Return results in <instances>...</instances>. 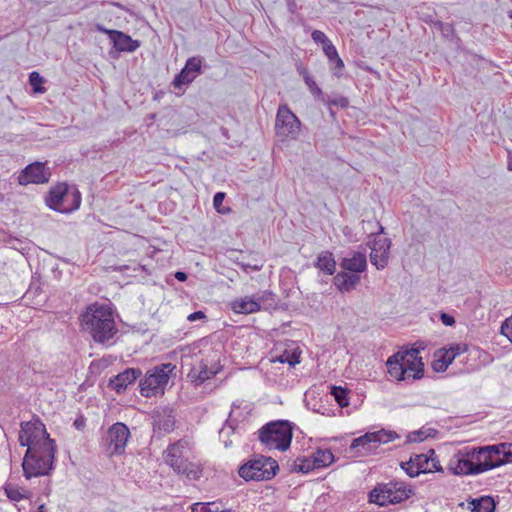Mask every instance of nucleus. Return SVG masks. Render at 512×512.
<instances>
[{"mask_svg": "<svg viewBox=\"0 0 512 512\" xmlns=\"http://www.w3.org/2000/svg\"><path fill=\"white\" fill-rule=\"evenodd\" d=\"M81 327L100 344H111L118 332L111 308L99 303L86 308L81 315Z\"/></svg>", "mask_w": 512, "mask_h": 512, "instance_id": "f257e3e1", "label": "nucleus"}, {"mask_svg": "<svg viewBox=\"0 0 512 512\" xmlns=\"http://www.w3.org/2000/svg\"><path fill=\"white\" fill-rule=\"evenodd\" d=\"M419 354L418 349L412 348L391 355L386 361L390 377L407 383L421 379L424 375V363Z\"/></svg>", "mask_w": 512, "mask_h": 512, "instance_id": "f03ea898", "label": "nucleus"}, {"mask_svg": "<svg viewBox=\"0 0 512 512\" xmlns=\"http://www.w3.org/2000/svg\"><path fill=\"white\" fill-rule=\"evenodd\" d=\"M192 454L190 442L180 439L167 447L163 453V459L178 475H183L190 480H197L202 476V467L192 460Z\"/></svg>", "mask_w": 512, "mask_h": 512, "instance_id": "7ed1b4c3", "label": "nucleus"}, {"mask_svg": "<svg viewBox=\"0 0 512 512\" xmlns=\"http://www.w3.org/2000/svg\"><path fill=\"white\" fill-rule=\"evenodd\" d=\"M55 453V442H46L44 446L27 449L22 462L25 478L49 475L54 469Z\"/></svg>", "mask_w": 512, "mask_h": 512, "instance_id": "20e7f679", "label": "nucleus"}, {"mask_svg": "<svg viewBox=\"0 0 512 512\" xmlns=\"http://www.w3.org/2000/svg\"><path fill=\"white\" fill-rule=\"evenodd\" d=\"M292 436V426L285 420L267 423L258 432L259 441L268 450H287L290 447Z\"/></svg>", "mask_w": 512, "mask_h": 512, "instance_id": "39448f33", "label": "nucleus"}, {"mask_svg": "<svg viewBox=\"0 0 512 512\" xmlns=\"http://www.w3.org/2000/svg\"><path fill=\"white\" fill-rule=\"evenodd\" d=\"M412 489L404 482L391 481L378 485L370 492V502L379 506L401 503L411 497Z\"/></svg>", "mask_w": 512, "mask_h": 512, "instance_id": "423d86ee", "label": "nucleus"}, {"mask_svg": "<svg viewBox=\"0 0 512 512\" xmlns=\"http://www.w3.org/2000/svg\"><path fill=\"white\" fill-rule=\"evenodd\" d=\"M47 205L60 213H70L77 210L81 204L80 192L70 189L66 183H59L49 192Z\"/></svg>", "mask_w": 512, "mask_h": 512, "instance_id": "0eeeda50", "label": "nucleus"}, {"mask_svg": "<svg viewBox=\"0 0 512 512\" xmlns=\"http://www.w3.org/2000/svg\"><path fill=\"white\" fill-rule=\"evenodd\" d=\"M278 469L279 466L274 459L261 456L242 465L238 473L246 481H265L272 479Z\"/></svg>", "mask_w": 512, "mask_h": 512, "instance_id": "6e6552de", "label": "nucleus"}, {"mask_svg": "<svg viewBox=\"0 0 512 512\" xmlns=\"http://www.w3.org/2000/svg\"><path fill=\"white\" fill-rule=\"evenodd\" d=\"M174 369L171 363L156 366L147 372L144 379L140 381V393L146 398L154 397L164 393L168 383L169 374Z\"/></svg>", "mask_w": 512, "mask_h": 512, "instance_id": "1a4fd4ad", "label": "nucleus"}, {"mask_svg": "<svg viewBox=\"0 0 512 512\" xmlns=\"http://www.w3.org/2000/svg\"><path fill=\"white\" fill-rule=\"evenodd\" d=\"M301 129V121L286 104L278 107L275 120V133L279 140H295Z\"/></svg>", "mask_w": 512, "mask_h": 512, "instance_id": "9d476101", "label": "nucleus"}, {"mask_svg": "<svg viewBox=\"0 0 512 512\" xmlns=\"http://www.w3.org/2000/svg\"><path fill=\"white\" fill-rule=\"evenodd\" d=\"M21 446L27 449L44 446L46 442H55L49 437L45 425L40 421H28L21 423L18 436Z\"/></svg>", "mask_w": 512, "mask_h": 512, "instance_id": "9b49d317", "label": "nucleus"}, {"mask_svg": "<svg viewBox=\"0 0 512 512\" xmlns=\"http://www.w3.org/2000/svg\"><path fill=\"white\" fill-rule=\"evenodd\" d=\"M470 453H473L474 471L477 474L503 465L498 444L470 448Z\"/></svg>", "mask_w": 512, "mask_h": 512, "instance_id": "f8f14e48", "label": "nucleus"}, {"mask_svg": "<svg viewBox=\"0 0 512 512\" xmlns=\"http://www.w3.org/2000/svg\"><path fill=\"white\" fill-rule=\"evenodd\" d=\"M396 438H398V435L394 431L382 429L375 432H368L363 436L355 438L352 441L350 448L352 450L368 454L377 449L381 444L389 443Z\"/></svg>", "mask_w": 512, "mask_h": 512, "instance_id": "ddd939ff", "label": "nucleus"}, {"mask_svg": "<svg viewBox=\"0 0 512 512\" xmlns=\"http://www.w3.org/2000/svg\"><path fill=\"white\" fill-rule=\"evenodd\" d=\"M129 437L130 431L125 424L120 422L113 424L107 432L108 454L110 456L123 454Z\"/></svg>", "mask_w": 512, "mask_h": 512, "instance_id": "4468645a", "label": "nucleus"}, {"mask_svg": "<svg viewBox=\"0 0 512 512\" xmlns=\"http://www.w3.org/2000/svg\"><path fill=\"white\" fill-rule=\"evenodd\" d=\"M473 453L465 447L454 454L448 463L447 469L454 475H477L474 471Z\"/></svg>", "mask_w": 512, "mask_h": 512, "instance_id": "2eb2a0df", "label": "nucleus"}, {"mask_svg": "<svg viewBox=\"0 0 512 512\" xmlns=\"http://www.w3.org/2000/svg\"><path fill=\"white\" fill-rule=\"evenodd\" d=\"M50 177L51 172L44 163L34 162L21 171L18 176V183L20 185L44 184L49 181Z\"/></svg>", "mask_w": 512, "mask_h": 512, "instance_id": "dca6fc26", "label": "nucleus"}, {"mask_svg": "<svg viewBox=\"0 0 512 512\" xmlns=\"http://www.w3.org/2000/svg\"><path fill=\"white\" fill-rule=\"evenodd\" d=\"M95 28L97 31L107 34L114 48L120 52H134L141 45L140 41L132 39L121 31L107 29L101 24H96Z\"/></svg>", "mask_w": 512, "mask_h": 512, "instance_id": "f3484780", "label": "nucleus"}, {"mask_svg": "<svg viewBox=\"0 0 512 512\" xmlns=\"http://www.w3.org/2000/svg\"><path fill=\"white\" fill-rule=\"evenodd\" d=\"M391 240L386 237L375 238L371 245L370 261L378 269L388 265Z\"/></svg>", "mask_w": 512, "mask_h": 512, "instance_id": "a211bd4d", "label": "nucleus"}, {"mask_svg": "<svg viewBox=\"0 0 512 512\" xmlns=\"http://www.w3.org/2000/svg\"><path fill=\"white\" fill-rule=\"evenodd\" d=\"M202 59L200 57H191L186 61L184 68L177 74L173 80V85L180 88L183 85L190 84L200 73Z\"/></svg>", "mask_w": 512, "mask_h": 512, "instance_id": "6ab92c4d", "label": "nucleus"}, {"mask_svg": "<svg viewBox=\"0 0 512 512\" xmlns=\"http://www.w3.org/2000/svg\"><path fill=\"white\" fill-rule=\"evenodd\" d=\"M154 431L158 433H170L175 427V417L170 408H157L152 415Z\"/></svg>", "mask_w": 512, "mask_h": 512, "instance_id": "aec40b11", "label": "nucleus"}, {"mask_svg": "<svg viewBox=\"0 0 512 512\" xmlns=\"http://www.w3.org/2000/svg\"><path fill=\"white\" fill-rule=\"evenodd\" d=\"M414 460H416V465H418L417 470H412L413 473H431V472H439L442 471V467L439 461L435 457V452L433 449L428 450L425 454H415Z\"/></svg>", "mask_w": 512, "mask_h": 512, "instance_id": "412c9836", "label": "nucleus"}, {"mask_svg": "<svg viewBox=\"0 0 512 512\" xmlns=\"http://www.w3.org/2000/svg\"><path fill=\"white\" fill-rule=\"evenodd\" d=\"M140 375V369L127 368L123 372L110 379L109 386L117 393H121L125 391L129 385L133 384Z\"/></svg>", "mask_w": 512, "mask_h": 512, "instance_id": "4be33fe9", "label": "nucleus"}, {"mask_svg": "<svg viewBox=\"0 0 512 512\" xmlns=\"http://www.w3.org/2000/svg\"><path fill=\"white\" fill-rule=\"evenodd\" d=\"M263 297H242L232 302V309L236 313L251 314L262 309L261 300Z\"/></svg>", "mask_w": 512, "mask_h": 512, "instance_id": "5701e85b", "label": "nucleus"}, {"mask_svg": "<svg viewBox=\"0 0 512 512\" xmlns=\"http://www.w3.org/2000/svg\"><path fill=\"white\" fill-rule=\"evenodd\" d=\"M344 270L355 274L363 272L367 267L366 255L361 252H353L344 257L340 263Z\"/></svg>", "mask_w": 512, "mask_h": 512, "instance_id": "b1692460", "label": "nucleus"}, {"mask_svg": "<svg viewBox=\"0 0 512 512\" xmlns=\"http://www.w3.org/2000/svg\"><path fill=\"white\" fill-rule=\"evenodd\" d=\"M360 282L358 274H349L347 272H339L334 277V284L341 292H349L353 290Z\"/></svg>", "mask_w": 512, "mask_h": 512, "instance_id": "393cba45", "label": "nucleus"}, {"mask_svg": "<svg viewBox=\"0 0 512 512\" xmlns=\"http://www.w3.org/2000/svg\"><path fill=\"white\" fill-rule=\"evenodd\" d=\"M217 370L211 369L204 362H200L197 366H194L188 374V377L196 385H201L206 380L211 379Z\"/></svg>", "mask_w": 512, "mask_h": 512, "instance_id": "a878e982", "label": "nucleus"}, {"mask_svg": "<svg viewBox=\"0 0 512 512\" xmlns=\"http://www.w3.org/2000/svg\"><path fill=\"white\" fill-rule=\"evenodd\" d=\"M315 266L328 275H333L336 268V262L331 252L324 251L317 257Z\"/></svg>", "mask_w": 512, "mask_h": 512, "instance_id": "bb28decb", "label": "nucleus"}, {"mask_svg": "<svg viewBox=\"0 0 512 512\" xmlns=\"http://www.w3.org/2000/svg\"><path fill=\"white\" fill-rule=\"evenodd\" d=\"M191 512H230L221 501L198 502L191 506Z\"/></svg>", "mask_w": 512, "mask_h": 512, "instance_id": "cd10ccee", "label": "nucleus"}, {"mask_svg": "<svg viewBox=\"0 0 512 512\" xmlns=\"http://www.w3.org/2000/svg\"><path fill=\"white\" fill-rule=\"evenodd\" d=\"M4 492L8 499L13 502H19L23 499H27L30 496V492L27 489L19 487L13 483L5 484Z\"/></svg>", "mask_w": 512, "mask_h": 512, "instance_id": "c85d7f7f", "label": "nucleus"}, {"mask_svg": "<svg viewBox=\"0 0 512 512\" xmlns=\"http://www.w3.org/2000/svg\"><path fill=\"white\" fill-rule=\"evenodd\" d=\"M299 74L303 77L305 84L307 85L310 93L317 99L323 100V92L320 87L316 84L314 78L310 75L307 69L304 67L298 68Z\"/></svg>", "mask_w": 512, "mask_h": 512, "instance_id": "c756f323", "label": "nucleus"}, {"mask_svg": "<svg viewBox=\"0 0 512 512\" xmlns=\"http://www.w3.org/2000/svg\"><path fill=\"white\" fill-rule=\"evenodd\" d=\"M312 458L317 468L329 466L334 462V455L330 449H317L313 452Z\"/></svg>", "mask_w": 512, "mask_h": 512, "instance_id": "7c9ffc66", "label": "nucleus"}, {"mask_svg": "<svg viewBox=\"0 0 512 512\" xmlns=\"http://www.w3.org/2000/svg\"><path fill=\"white\" fill-rule=\"evenodd\" d=\"M471 505L473 512H493L495 509L494 500L488 496L474 499Z\"/></svg>", "mask_w": 512, "mask_h": 512, "instance_id": "2f4dec72", "label": "nucleus"}, {"mask_svg": "<svg viewBox=\"0 0 512 512\" xmlns=\"http://www.w3.org/2000/svg\"><path fill=\"white\" fill-rule=\"evenodd\" d=\"M293 469L298 472L308 473L318 468L311 456L310 458H297L294 462Z\"/></svg>", "mask_w": 512, "mask_h": 512, "instance_id": "473e14b6", "label": "nucleus"}, {"mask_svg": "<svg viewBox=\"0 0 512 512\" xmlns=\"http://www.w3.org/2000/svg\"><path fill=\"white\" fill-rule=\"evenodd\" d=\"M331 394L333 395L334 399L336 400L340 407H346L349 405L346 389L334 386L332 387Z\"/></svg>", "mask_w": 512, "mask_h": 512, "instance_id": "72a5a7b5", "label": "nucleus"}, {"mask_svg": "<svg viewBox=\"0 0 512 512\" xmlns=\"http://www.w3.org/2000/svg\"><path fill=\"white\" fill-rule=\"evenodd\" d=\"M274 361L280 362V363H288L290 366H295L300 362V354L296 351L293 352H287L285 351L283 354L278 356Z\"/></svg>", "mask_w": 512, "mask_h": 512, "instance_id": "f704fd0d", "label": "nucleus"}, {"mask_svg": "<svg viewBox=\"0 0 512 512\" xmlns=\"http://www.w3.org/2000/svg\"><path fill=\"white\" fill-rule=\"evenodd\" d=\"M30 85L33 87V91L35 93H44L45 88L42 86L44 79L43 77L36 71H33L29 75Z\"/></svg>", "mask_w": 512, "mask_h": 512, "instance_id": "c9c22d12", "label": "nucleus"}, {"mask_svg": "<svg viewBox=\"0 0 512 512\" xmlns=\"http://www.w3.org/2000/svg\"><path fill=\"white\" fill-rule=\"evenodd\" d=\"M503 465L512 463V443L502 442L498 444Z\"/></svg>", "mask_w": 512, "mask_h": 512, "instance_id": "e433bc0d", "label": "nucleus"}, {"mask_svg": "<svg viewBox=\"0 0 512 512\" xmlns=\"http://www.w3.org/2000/svg\"><path fill=\"white\" fill-rule=\"evenodd\" d=\"M311 38L315 43L321 44L322 48L331 42L325 33L320 30H314L311 33Z\"/></svg>", "mask_w": 512, "mask_h": 512, "instance_id": "4c0bfd02", "label": "nucleus"}, {"mask_svg": "<svg viewBox=\"0 0 512 512\" xmlns=\"http://www.w3.org/2000/svg\"><path fill=\"white\" fill-rule=\"evenodd\" d=\"M401 467L403 470H405V472L410 476V477H416L418 476L420 473H413L412 470H417L416 467H418V465H416V460H414V457L411 456V458L409 459V461L407 462H402L401 463Z\"/></svg>", "mask_w": 512, "mask_h": 512, "instance_id": "58836bf2", "label": "nucleus"}, {"mask_svg": "<svg viewBox=\"0 0 512 512\" xmlns=\"http://www.w3.org/2000/svg\"><path fill=\"white\" fill-rule=\"evenodd\" d=\"M501 334H503L512 343V315L502 323Z\"/></svg>", "mask_w": 512, "mask_h": 512, "instance_id": "ea45409f", "label": "nucleus"}, {"mask_svg": "<svg viewBox=\"0 0 512 512\" xmlns=\"http://www.w3.org/2000/svg\"><path fill=\"white\" fill-rule=\"evenodd\" d=\"M435 357H440L441 360L449 367V365L454 361V357L452 354L448 352L446 348L439 349L435 353Z\"/></svg>", "mask_w": 512, "mask_h": 512, "instance_id": "a19ab883", "label": "nucleus"}, {"mask_svg": "<svg viewBox=\"0 0 512 512\" xmlns=\"http://www.w3.org/2000/svg\"><path fill=\"white\" fill-rule=\"evenodd\" d=\"M450 354L453 355L454 358L457 356L463 354L467 351V345L466 344H452L448 348H446Z\"/></svg>", "mask_w": 512, "mask_h": 512, "instance_id": "79ce46f5", "label": "nucleus"}, {"mask_svg": "<svg viewBox=\"0 0 512 512\" xmlns=\"http://www.w3.org/2000/svg\"><path fill=\"white\" fill-rule=\"evenodd\" d=\"M326 104L330 107V106H338V107H341V108H345L348 106L349 104V101L347 98L343 97V96H339V97H336V98H333V99H328L326 101Z\"/></svg>", "mask_w": 512, "mask_h": 512, "instance_id": "37998d69", "label": "nucleus"}, {"mask_svg": "<svg viewBox=\"0 0 512 512\" xmlns=\"http://www.w3.org/2000/svg\"><path fill=\"white\" fill-rule=\"evenodd\" d=\"M323 52L328 58L329 62H333L334 59L338 56V52L336 50V47L330 42L328 45L323 47Z\"/></svg>", "mask_w": 512, "mask_h": 512, "instance_id": "c03bdc74", "label": "nucleus"}, {"mask_svg": "<svg viewBox=\"0 0 512 512\" xmlns=\"http://www.w3.org/2000/svg\"><path fill=\"white\" fill-rule=\"evenodd\" d=\"M432 368L436 372H444L448 368L447 365L441 360L440 357H435L432 362Z\"/></svg>", "mask_w": 512, "mask_h": 512, "instance_id": "a18cd8bd", "label": "nucleus"}, {"mask_svg": "<svg viewBox=\"0 0 512 512\" xmlns=\"http://www.w3.org/2000/svg\"><path fill=\"white\" fill-rule=\"evenodd\" d=\"M225 198V193L223 192H217L213 197V205L217 211H220L219 208L223 203V200Z\"/></svg>", "mask_w": 512, "mask_h": 512, "instance_id": "49530a36", "label": "nucleus"}, {"mask_svg": "<svg viewBox=\"0 0 512 512\" xmlns=\"http://www.w3.org/2000/svg\"><path fill=\"white\" fill-rule=\"evenodd\" d=\"M440 319L442 321V323L445 325V326H452L455 324V319L452 315H449L447 313H442L440 315Z\"/></svg>", "mask_w": 512, "mask_h": 512, "instance_id": "de8ad7c7", "label": "nucleus"}, {"mask_svg": "<svg viewBox=\"0 0 512 512\" xmlns=\"http://www.w3.org/2000/svg\"><path fill=\"white\" fill-rule=\"evenodd\" d=\"M113 7L120 8L121 6L118 4H110L107 8H105L101 11L100 17L104 20L108 19V17H110V15L112 14Z\"/></svg>", "mask_w": 512, "mask_h": 512, "instance_id": "09e8293b", "label": "nucleus"}, {"mask_svg": "<svg viewBox=\"0 0 512 512\" xmlns=\"http://www.w3.org/2000/svg\"><path fill=\"white\" fill-rule=\"evenodd\" d=\"M423 432L421 431H415L408 435V441L409 442H417L424 440Z\"/></svg>", "mask_w": 512, "mask_h": 512, "instance_id": "8fccbe9b", "label": "nucleus"}, {"mask_svg": "<svg viewBox=\"0 0 512 512\" xmlns=\"http://www.w3.org/2000/svg\"><path fill=\"white\" fill-rule=\"evenodd\" d=\"M204 318H206V316H205V314L202 311L193 312V313H191L187 317V319L190 322H193V321H196V320H200V319H204Z\"/></svg>", "mask_w": 512, "mask_h": 512, "instance_id": "3c124183", "label": "nucleus"}, {"mask_svg": "<svg viewBox=\"0 0 512 512\" xmlns=\"http://www.w3.org/2000/svg\"><path fill=\"white\" fill-rule=\"evenodd\" d=\"M330 63L335 65V67H334L335 70H341L344 67V63H343L342 59L339 57V55L334 59L333 62H330Z\"/></svg>", "mask_w": 512, "mask_h": 512, "instance_id": "603ef678", "label": "nucleus"}, {"mask_svg": "<svg viewBox=\"0 0 512 512\" xmlns=\"http://www.w3.org/2000/svg\"><path fill=\"white\" fill-rule=\"evenodd\" d=\"M175 278L181 282L185 281L187 279V274L182 271H177L175 273Z\"/></svg>", "mask_w": 512, "mask_h": 512, "instance_id": "864d4df0", "label": "nucleus"}, {"mask_svg": "<svg viewBox=\"0 0 512 512\" xmlns=\"http://www.w3.org/2000/svg\"><path fill=\"white\" fill-rule=\"evenodd\" d=\"M74 425L75 427L80 430L84 427V420L83 419H77L75 422H74Z\"/></svg>", "mask_w": 512, "mask_h": 512, "instance_id": "5fc2aeb1", "label": "nucleus"}, {"mask_svg": "<svg viewBox=\"0 0 512 512\" xmlns=\"http://www.w3.org/2000/svg\"><path fill=\"white\" fill-rule=\"evenodd\" d=\"M507 168L508 170L512 171V153H509L508 155Z\"/></svg>", "mask_w": 512, "mask_h": 512, "instance_id": "6e6d98bb", "label": "nucleus"}, {"mask_svg": "<svg viewBox=\"0 0 512 512\" xmlns=\"http://www.w3.org/2000/svg\"><path fill=\"white\" fill-rule=\"evenodd\" d=\"M245 268L249 267V268H252L253 270H260L261 269V266H258V265H254V266H251V264H248V265H243Z\"/></svg>", "mask_w": 512, "mask_h": 512, "instance_id": "4d7b16f0", "label": "nucleus"}, {"mask_svg": "<svg viewBox=\"0 0 512 512\" xmlns=\"http://www.w3.org/2000/svg\"><path fill=\"white\" fill-rule=\"evenodd\" d=\"M38 512H45V506L44 505H40L39 508H38Z\"/></svg>", "mask_w": 512, "mask_h": 512, "instance_id": "13d9d810", "label": "nucleus"}]
</instances>
